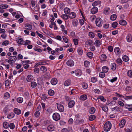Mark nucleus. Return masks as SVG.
Returning <instances> with one entry per match:
<instances>
[{"label": "nucleus", "mask_w": 132, "mask_h": 132, "mask_svg": "<svg viewBox=\"0 0 132 132\" xmlns=\"http://www.w3.org/2000/svg\"><path fill=\"white\" fill-rule=\"evenodd\" d=\"M112 127V125L110 122L108 121L106 122L104 126V130L106 131H109L111 129Z\"/></svg>", "instance_id": "1"}, {"label": "nucleus", "mask_w": 132, "mask_h": 132, "mask_svg": "<svg viewBox=\"0 0 132 132\" xmlns=\"http://www.w3.org/2000/svg\"><path fill=\"white\" fill-rule=\"evenodd\" d=\"M95 23L97 26L100 27L103 24V20L100 18H97L96 20Z\"/></svg>", "instance_id": "2"}, {"label": "nucleus", "mask_w": 132, "mask_h": 132, "mask_svg": "<svg viewBox=\"0 0 132 132\" xmlns=\"http://www.w3.org/2000/svg\"><path fill=\"white\" fill-rule=\"evenodd\" d=\"M53 118L54 120L57 121L60 119V117L59 113H55L53 114Z\"/></svg>", "instance_id": "3"}, {"label": "nucleus", "mask_w": 132, "mask_h": 132, "mask_svg": "<svg viewBox=\"0 0 132 132\" xmlns=\"http://www.w3.org/2000/svg\"><path fill=\"white\" fill-rule=\"evenodd\" d=\"M8 58L10 60V62L12 63V65H13V63L16 61L17 59L16 57L15 56H10Z\"/></svg>", "instance_id": "4"}, {"label": "nucleus", "mask_w": 132, "mask_h": 132, "mask_svg": "<svg viewBox=\"0 0 132 132\" xmlns=\"http://www.w3.org/2000/svg\"><path fill=\"white\" fill-rule=\"evenodd\" d=\"M56 104L58 110L60 112H63L64 111V107L63 106L60 104L56 103Z\"/></svg>", "instance_id": "5"}, {"label": "nucleus", "mask_w": 132, "mask_h": 132, "mask_svg": "<svg viewBox=\"0 0 132 132\" xmlns=\"http://www.w3.org/2000/svg\"><path fill=\"white\" fill-rule=\"evenodd\" d=\"M67 64L68 65L71 67L74 65V63L72 60H70L67 61Z\"/></svg>", "instance_id": "6"}, {"label": "nucleus", "mask_w": 132, "mask_h": 132, "mask_svg": "<svg viewBox=\"0 0 132 132\" xmlns=\"http://www.w3.org/2000/svg\"><path fill=\"white\" fill-rule=\"evenodd\" d=\"M75 104V102L73 100L70 101L68 103V106L69 108H72L73 107Z\"/></svg>", "instance_id": "7"}, {"label": "nucleus", "mask_w": 132, "mask_h": 132, "mask_svg": "<svg viewBox=\"0 0 132 132\" xmlns=\"http://www.w3.org/2000/svg\"><path fill=\"white\" fill-rule=\"evenodd\" d=\"M76 16V14L74 12H71L68 15L70 19L74 18Z\"/></svg>", "instance_id": "8"}, {"label": "nucleus", "mask_w": 132, "mask_h": 132, "mask_svg": "<svg viewBox=\"0 0 132 132\" xmlns=\"http://www.w3.org/2000/svg\"><path fill=\"white\" fill-rule=\"evenodd\" d=\"M75 73L76 75L78 76H80L82 74L81 71L80 70H75Z\"/></svg>", "instance_id": "9"}, {"label": "nucleus", "mask_w": 132, "mask_h": 132, "mask_svg": "<svg viewBox=\"0 0 132 132\" xmlns=\"http://www.w3.org/2000/svg\"><path fill=\"white\" fill-rule=\"evenodd\" d=\"M98 11L97 7H94L92 8L91 10V12L92 14H95L97 13Z\"/></svg>", "instance_id": "10"}, {"label": "nucleus", "mask_w": 132, "mask_h": 132, "mask_svg": "<svg viewBox=\"0 0 132 132\" xmlns=\"http://www.w3.org/2000/svg\"><path fill=\"white\" fill-rule=\"evenodd\" d=\"M126 123V121L125 119H122L121 120L120 123V126L121 128H122L125 125Z\"/></svg>", "instance_id": "11"}, {"label": "nucleus", "mask_w": 132, "mask_h": 132, "mask_svg": "<svg viewBox=\"0 0 132 132\" xmlns=\"http://www.w3.org/2000/svg\"><path fill=\"white\" fill-rule=\"evenodd\" d=\"M54 126L53 125H50L47 127V129L49 131H52L54 130Z\"/></svg>", "instance_id": "12"}, {"label": "nucleus", "mask_w": 132, "mask_h": 132, "mask_svg": "<svg viewBox=\"0 0 132 132\" xmlns=\"http://www.w3.org/2000/svg\"><path fill=\"white\" fill-rule=\"evenodd\" d=\"M126 39L127 41L128 42H130L132 39V37L131 35L130 34H128L127 36Z\"/></svg>", "instance_id": "13"}, {"label": "nucleus", "mask_w": 132, "mask_h": 132, "mask_svg": "<svg viewBox=\"0 0 132 132\" xmlns=\"http://www.w3.org/2000/svg\"><path fill=\"white\" fill-rule=\"evenodd\" d=\"M14 112L16 114L19 115L21 113V110L17 108H14Z\"/></svg>", "instance_id": "14"}, {"label": "nucleus", "mask_w": 132, "mask_h": 132, "mask_svg": "<svg viewBox=\"0 0 132 132\" xmlns=\"http://www.w3.org/2000/svg\"><path fill=\"white\" fill-rule=\"evenodd\" d=\"M101 2L100 1H97L94 2L92 4V5L93 6H95L98 5L100 6L101 5Z\"/></svg>", "instance_id": "15"}, {"label": "nucleus", "mask_w": 132, "mask_h": 132, "mask_svg": "<svg viewBox=\"0 0 132 132\" xmlns=\"http://www.w3.org/2000/svg\"><path fill=\"white\" fill-rule=\"evenodd\" d=\"M33 77L31 75H29L27 78V80L28 82H30L32 80Z\"/></svg>", "instance_id": "16"}, {"label": "nucleus", "mask_w": 132, "mask_h": 132, "mask_svg": "<svg viewBox=\"0 0 132 132\" xmlns=\"http://www.w3.org/2000/svg\"><path fill=\"white\" fill-rule=\"evenodd\" d=\"M51 84L53 85L56 84L57 83V80L56 78L52 79L51 81Z\"/></svg>", "instance_id": "17"}, {"label": "nucleus", "mask_w": 132, "mask_h": 132, "mask_svg": "<svg viewBox=\"0 0 132 132\" xmlns=\"http://www.w3.org/2000/svg\"><path fill=\"white\" fill-rule=\"evenodd\" d=\"M114 51L116 53L117 55L119 54L120 53V50L118 47H116Z\"/></svg>", "instance_id": "18"}, {"label": "nucleus", "mask_w": 132, "mask_h": 132, "mask_svg": "<svg viewBox=\"0 0 132 132\" xmlns=\"http://www.w3.org/2000/svg\"><path fill=\"white\" fill-rule=\"evenodd\" d=\"M102 71L105 73L107 72L109 70L108 68L106 66H103L102 68Z\"/></svg>", "instance_id": "19"}, {"label": "nucleus", "mask_w": 132, "mask_h": 132, "mask_svg": "<svg viewBox=\"0 0 132 132\" xmlns=\"http://www.w3.org/2000/svg\"><path fill=\"white\" fill-rule=\"evenodd\" d=\"M119 23L120 24L123 26H125L127 24L126 22L124 20H121L119 21Z\"/></svg>", "instance_id": "20"}, {"label": "nucleus", "mask_w": 132, "mask_h": 132, "mask_svg": "<svg viewBox=\"0 0 132 132\" xmlns=\"http://www.w3.org/2000/svg\"><path fill=\"white\" fill-rule=\"evenodd\" d=\"M111 69L113 70H114L116 69V66L115 63H113L111 65Z\"/></svg>", "instance_id": "21"}, {"label": "nucleus", "mask_w": 132, "mask_h": 132, "mask_svg": "<svg viewBox=\"0 0 132 132\" xmlns=\"http://www.w3.org/2000/svg\"><path fill=\"white\" fill-rule=\"evenodd\" d=\"M87 98V96L86 95H81L80 97V99L82 100H86Z\"/></svg>", "instance_id": "22"}, {"label": "nucleus", "mask_w": 132, "mask_h": 132, "mask_svg": "<svg viewBox=\"0 0 132 132\" xmlns=\"http://www.w3.org/2000/svg\"><path fill=\"white\" fill-rule=\"evenodd\" d=\"M78 21L76 19H74L72 22L73 25L75 27L76 26L78 23Z\"/></svg>", "instance_id": "23"}, {"label": "nucleus", "mask_w": 132, "mask_h": 132, "mask_svg": "<svg viewBox=\"0 0 132 132\" xmlns=\"http://www.w3.org/2000/svg\"><path fill=\"white\" fill-rule=\"evenodd\" d=\"M71 83L70 80H66L64 82V85L65 86H68L70 85Z\"/></svg>", "instance_id": "24"}, {"label": "nucleus", "mask_w": 132, "mask_h": 132, "mask_svg": "<svg viewBox=\"0 0 132 132\" xmlns=\"http://www.w3.org/2000/svg\"><path fill=\"white\" fill-rule=\"evenodd\" d=\"M64 12L66 14H69L70 12V9L67 7L65 8L64 10Z\"/></svg>", "instance_id": "25"}, {"label": "nucleus", "mask_w": 132, "mask_h": 132, "mask_svg": "<svg viewBox=\"0 0 132 132\" xmlns=\"http://www.w3.org/2000/svg\"><path fill=\"white\" fill-rule=\"evenodd\" d=\"M93 43V42L92 40H89L86 42L85 44L87 45H90Z\"/></svg>", "instance_id": "26"}, {"label": "nucleus", "mask_w": 132, "mask_h": 132, "mask_svg": "<svg viewBox=\"0 0 132 132\" xmlns=\"http://www.w3.org/2000/svg\"><path fill=\"white\" fill-rule=\"evenodd\" d=\"M110 8H105L104 11V13L105 14H108L109 13V11Z\"/></svg>", "instance_id": "27"}, {"label": "nucleus", "mask_w": 132, "mask_h": 132, "mask_svg": "<svg viewBox=\"0 0 132 132\" xmlns=\"http://www.w3.org/2000/svg\"><path fill=\"white\" fill-rule=\"evenodd\" d=\"M48 94L50 95L53 96L54 94V91L50 89L48 91Z\"/></svg>", "instance_id": "28"}, {"label": "nucleus", "mask_w": 132, "mask_h": 132, "mask_svg": "<svg viewBox=\"0 0 132 132\" xmlns=\"http://www.w3.org/2000/svg\"><path fill=\"white\" fill-rule=\"evenodd\" d=\"M107 57L106 55L105 54H102L101 55L100 59L103 60H104L106 59Z\"/></svg>", "instance_id": "29"}, {"label": "nucleus", "mask_w": 132, "mask_h": 132, "mask_svg": "<svg viewBox=\"0 0 132 132\" xmlns=\"http://www.w3.org/2000/svg\"><path fill=\"white\" fill-rule=\"evenodd\" d=\"M94 44L97 47H98L100 46L101 43L99 40H97L95 42Z\"/></svg>", "instance_id": "30"}, {"label": "nucleus", "mask_w": 132, "mask_h": 132, "mask_svg": "<svg viewBox=\"0 0 132 132\" xmlns=\"http://www.w3.org/2000/svg\"><path fill=\"white\" fill-rule=\"evenodd\" d=\"M61 17L64 20H67L68 18V16L67 14H62Z\"/></svg>", "instance_id": "31"}, {"label": "nucleus", "mask_w": 132, "mask_h": 132, "mask_svg": "<svg viewBox=\"0 0 132 132\" xmlns=\"http://www.w3.org/2000/svg\"><path fill=\"white\" fill-rule=\"evenodd\" d=\"M10 97V94L8 92H6L4 94V97L5 99H7L9 97Z\"/></svg>", "instance_id": "32"}, {"label": "nucleus", "mask_w": 132, "mask_h": 132, "mask_svg": "<svg viewBox=\"0 0 132 132\" xmlns=\"http://www.w3.org/2000/svg\"><path fill=\"white\" fill-rule=\"evenodd\" d=\"M95 109L94 107L91 108L89 112L90 114H93L95 112Z\"/></svg>", "instance_id": "33"}, {"label": "nucleus", "mask_w": 132, "mask_h": 132, "mask_svg": "<svg viewBox=\"0 0 132 132\" xmlns=\"http://www.w3.org/2000/svg\"><path fill=\"white\" fill-rule=\"evenodd\" d=\"M14 116V114L13 113H11L9 114L7 116V118L9 119H11L13 118Z\"/></svg>", "instance_id": "34"}, {"label": "nucleus", "mask_w": 132, "mask_h": 132, "mask_svg": "<svg viewBox=\"0 0 132 132\" xmlns=\"http://www.w3.org/2000/svg\"><path fill=\"white\" fill-rule=\"evenodd\" d=\"M3 126L5 128H7L9 126V124L7 122H4L3 124Z\"/></svg>", "instance_id": "35"}, {"label": "nucleus", "mask_w": 132, "mask_h": 132, "mask_svg": "<svg viewBox=\"0 0 132 132\" xmlns=\"http://www.w3.org/2000/svg\"><path fill=\"white\" fill-rule=\"evenodd\" d=\"M117 18V15L115 14L112 15L110 17V19L112 20H115Z\"/></svg>", "instance_id": "36"}, {"label": "nucleus", "mask_w": 132, "mask_h": 132, "mask_svg": "<svg viewBox=\"0 0 132 132\" xmlns=\"http://www.w3.org/2000/svg\"><path fill=\"white\" fill-rule=\"evenodd\" d=\"M40 70L41 71H42L43 72H46V71H47V69L44 66H42L40 68Z\"/></svg>", "instance_id": "37"}, {"label": "nucleus", "mask_w": 132, "mask_h": 132, "mask_svg": "<svg viewBox=\"0 0 132 132\" xmlns=\"http://www.w3.org/2000/svg\"><path fill=\"white\" fill-rule=\"evenodd\" d=\"M87 55L88 57L91 59L93 56V54L91 52H88L87 53Z\"/></svg>", "instance_id": "38"}, {"label": "nucleus", "mask_w": 132, "mask_h": 132, "mask_svg": "<svg viewBox=\"0 0 132 132\" xmlns=\"http://www.w3.org/2000/svg\"><path fill=\"white\" fill-rule=\"evenodd\" d=\"M122 59L125 61L127 62L129 60L128 57L126 55H124L122 57Z\"/></svg>", "instance_id": "39"}, {"label": "nucleus", "mask_w": 132, "mask_h": 132, "mask_svg": "<svg viewBox=\"0 0 132 132\" xmlns=\"http://www.w3.org/2000/svg\"><path fill=\"white\" fill-rule=\"evenodd\" d=\"M77 52L79 55H81L83 53L82 50L80 48H79L78 49Z\"/></svg>", "instance_id": "40"}, {"label": "nucleus", "mask_w": 132, "mask_h": 132, "mask_svg": "<svg viewBox=\"0 0 132 132\" xmlns=\"http://www.w3.org/2000/svg\"><path fill=\"white\" fill-rule=\"evenodd\" d=\"M90 62L89 61H85L84 62V65L85 67H88L89 65Z\"/></svg>", "instance_id": "41"}, {"label": "nucleus", "mask_w": 132, "mask_h": 132, "mask_svg": "<svg viewBox=\"0 0 132 132\" xmlns=\"http://www.w3.org/2000/svg\"><path fill=\"white\" fill-rule=\"evenodd\" d=\"M96 118V117L95 115H90L89 117V119L90 120L92 121L94 120Z\"/></svg>", "instance_id": "42"}, {"label": "nucleus", "mask_w": 132, "mask_h": 132, "mask_svg": "<svg viewBox=\"0 0 132 132\" xmlns=\"http://www.w3.org/2000/svg\"><path fill=\"white\" fill-rule=\"evenodd\" d=\"M97 99H100L102 101L105 102L106 101V99L104 98V97L102 96H99L97 97Z\"/></svg>", "instance_id": "43"}, {"label": "nucleus", "mask_w": 132, "mask_h": 132, "mask_svg": "<svg viewBox=\"0 0 132 132\" xmlns=\"http://www.w3.org/2000/svg\"><path fill=\"white\" fill-rule=\"evenodd\" d=\"M104 73L105 72H103V71L102 72H100L99 74V76L100 77L102 78L104 77L105 76Z\"/></svg>", "instance_id": "44"}, {"label": "nucleus", "mask_w": 132, "mask_h": 132, "mask_svg": "<svg viewBox=\"0 0 132 132\" xmlns=\"http://www.w3.org/2000/svg\"><path fill=\"white\" fill-rule=\"evenodd\" d=\"M31 86L32 88L35 87L37 86V84L35 82H32L31 83Z\"/></svg>", "instance_id": "45"}, {"label": "nucleus", "mask_w": 132, "mask_h": 132, "mask_svg": "<svg viewBox=\"0 0 132 132\" xmlns=\"http://www.w3.org/2000/svg\"><path fill=\"white\" fill-rule=\"evenodd\" d=\"M127 75L129 77H132V71L131 70H129L127 72Z\"/></svg>", "instance_id": "46"}, {"label": "nucleus", "mask_w": 132, "mask_h": 132, "mask_svg": "<svg viewBox=\"0 0 132 132\" xmlns=\"http://www.w3.org/2000/svg\"><path fill=\"white\" fill-rule=\"evenodd\" d=\"M117 63L120 65H121L122 63V61L120 59H118L116 60Z\"/></svg>", "instance_id": "47"}, {"label": "nucleus", "mask_w": 132, "mask_h": 132, "mask_svg": "<svg viewBox=\"0 0 132 132\" xmlns=\"http://www.w3.org/2000/svg\"><path fill=\"white\" fill-rule=\"evenodd\" d=\"M91 80V81L94 83L96 82L97 80V78L95 77H93L92 78Z\"/></svg>", "instance_id": "48"}, {"label": "nucleus", "mask_w": 132, "mask_h": 132, "mask_svg": "<svg viewBox=\"0 0 132 132\" xmlns=\"http://www.w3.org/2000/svg\"><path fill=\"white\" fill-rule=\"evenodd\" d=\"M119 109L120 108L118 106H117L113 108L112 109V110L113 111L114 110H116V111H119L120 110Z\"/></svg>", "instance_id": "49"}, {"label": "nucleus", "mask_w": 132, "mask_h": 132, "mask_svg": "<svg viewBox=\"0 0 132 132\" xmlns=\"http://www.w3.org/2000/svg\"><path fill=\"white\" fill-rule=\"evenodd\" d=\"M30 62V61L29 60L23 61L21 62V63L23 65H24L26 64H27L28 63Z\"/></svg>", "instance_id": "50"}, {"label": "nucleus", "mask_w": 132, "mask_h": 132, "mask_svg": "<svg viewBox=\"0 0 132 132\" xmlns=\"http://www.w3.org/2000/svg\"><path fill=\"white\" fill-rule=\"evenodd\" d=\"M23 41V39L22 38L18 37L17 38V39L16 40V41L18 43H20L22 42Z\"/></svg>", "instance_id": "51"}, {"label": "nucleus", "mask_w": 132, "mask_h": 132, "mask_svg": "<svg viewBox=\"0 0 132 132\" xmlns=\"http://www.w3.org/2000/svg\"><path fill=\"white\" fill-rule=\"evenodd\" d=\"M82 86L83 88L85 89L87 88L88 87L87 84L86 83H83L82 84Z\"/></svg>", "instance_id": "52"}, {"label": "nucleus", "mask_w": 132, "mask_h": 132, "mask_svg": "<svg viewBox=\"0 0 132 132\" xmlns=\"http://www.w3.org/2000/svg\"><path fill=\"white\" fill-rule=\"evenodd\" d=\"M40 114V113L38 111L34 113V115L35 117H38Z\"/></svg>", "instance_id": "53"}, {"label": "nucleus", "mask_w": 132, "mask_h": 132, "mask_svg": "<svg viewBox=\"0 0 132 132\" xmlns=\"http://www.w3.org/2000/svg\"><path fill=\"white\" fill-rule=\"evenodd\" d=\"M10 128L11 129H13L15 127V125L13 123H11L9 125Z\"/></svg>", "instance_id": "54"}, {"label": "nucleus", "mask_w": 132, "mask_h": 132, "mask_svg": "<svg viewBox=\"0 0 132 132\" xmlns=\"http://www.w3.org/2000/svg\"><path fill=\"white\" fill-rule=\"evenodd\" d=\"M89 37L92 38H93L94 37V34L93 32H90L89 34Z\"/></svg>", "instance_id": "55"}, {"label": "nucleus", "mask_w": 132, "mask_h": 132, "mask_svg": "<svg viewBox=\"0 0 132 132\" xmlns=\"http://www.w3.org/2000/svg\"><path fill=\"white\" fill-rule=\"evenodd\" d=\"M17 102L19 103H21L23 101V99L22 98H18L17 99Z\"/></svg>", "instance_id": "56"}, {"label": "nucleus", "mask_w": 132, "mask_h": 132, "mask_svg": "<svg viewBox=\"0 0 132 132\" xmlns=\"http://www.w3.org/2000/svg\"><path fill=\"white\" fill-rule=\"evenodd\" d=\"M9 44V41L8 40H6L3 42L2 44V45H6Z\"/></svg>", "instance_id": "57"}, {"label": "nucleus", "mask_w": 132, "mask_h": 132, "mask_svg": "<svg viewBox=\"0 0 132 132\" xmlns=\"http://www.w3.org/2000/svg\"><path fill=\"white\" fill-rule=\"evenodd\" d=\"M62 37L63 40L65 43H67L68 42V40L67 37L64 36H63Z\"/></svg>", "instance_id": "58"}, {"label": "nucleus", "mask_w": 132, "mask_h": 132, "mask_svg": "<svg viewBox=\"0 0 132 132\" xmlns=\"http://www.w3.org/2000/svg\"><path fill=\"white\" fill-rule=\"evenodd\" d=\"M117 25L118 23L116 22H115L112 23V26L114 28L117 27Z\"/></svg>", "instance_id": "59"}, {"label": "nucleus", "mask_w": 132, "mask_h": 132, "mask_svg": "<svg viewBox=\"0 0 132 132\" xmlns=\"http://www.w3.org/2000/svg\"><path fill=\"white\" fill-rule=\"evenodd\" d=\"M116 102L114 101H113L109 103L108 104L109 106H112L116 104Z\"/></svg>", "instance_id": "60"}, {"label": "nucleus", "mask_w": 132, "mask_h": 132, "mask_svg": "<svg viewBox=\"0 0 132 132\" xmlns=\"http://www.w3.org/2000/svg\"><path fill=\"white\" fill-rule=\"evenodd\" d=\"M103 110L105 112H107L108 111V109L107 107H102Z\"/></svg>", "instance_id": "61"}, {"label": "nucleus", "mask_w": 132, "mask_h": 132, "mask_svg": "<svg viewBox=\"0 0 132 132\" xmlns=\"http://www.w3.org/2000/svg\"><path fill=\"white\" fill-rule=\"evenodd\" d=\"M118 104L122 107H123L124 105V103L120 101H118Z\"/></svg>", "instance_id": "62"}, {"label": "nucleus", "mask_w": 132, "mask_h": 132, "mask_svg": "<svg viewBox=\"0 0 132 132\" xmlns=\"http://www.w3.org/2000/svg\"><path fill=\"white\" fill-rule=\"evenodd\" d=\"M1 7L3 8V9H5L7 8L8 7V6L7 5H2L1 6Z\"/></svg>", "instance_id": "63"}, {"label": "nucleus", "mask_w": 132, "mask_h": 132, "mask_svg": "<svg viewBox=\"0 0 132 132\" xmlns=\"http://www.w3.org/2000/svg\"><path fill=\"white\" fill-rule=\"evenodd\" d=\"M79 23H80V24L81 26H82L83 25L84 23V20L82 19H80L79 20Z\"/></svg>", "instance_id": "64"}]
</instances>
